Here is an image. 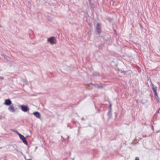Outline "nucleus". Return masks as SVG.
<instances>
[{
  "label": "nucleus",
  "mask_w": 160,
  "mask_h": 160,
  "mask_svg": "<svg viewBox=\"0 0 160 160\" xmlns=\"http://www.w3.org/2000/svg\"><path fill=\"white\" fill-rule=\"evenodd\" d=\"M48 41L50 44H55L56 43V39L54 37H52L48 39Z\"/></svg>",
  "instance_id": "nucleus-1"
},
{
  "label": "nucleus",
  "mask_w": 160,
  "mask_h": 160,
  "mask_svg": "<svg viewBox=\"0 0 160 160\" xmlns=\"http://www.w3.org/2000/svg\"><path fill=\"white\" fill-rule=\"evenodd\" d=\"M18 135L22 141V142H23V143L26 145H27L28 142L26 140L25 138L22 135H21L20 133H19Z\"/></svg>",
  "instance_id": "nucleus-2"
},
{
  "label": "nucleus",
  "mask_w": 160,
  "mask_h": 160,
  "mask_svg": "<svg viewBox=\"0 0 160 160\" xmlns=\"http://www.w3.org/2000/svg\"><path fill=\"white\" fill-rule=\"evenodd\" d=\"M20 107L22 110L24 112H26L29 110V108L27 106L21 105Z\"/></svg>",
  "instance_id": "nucleus-3"
},
{
  "label": "nucleus",
  "mask_w": 160,
  "mask_h": 160,
  "mask_svg": "<svg viewBox=\"0 0 160 160\" xmlns=\"http://www.w3.org/2000/svg\"><path fill=\"white\" fill-rule=\"evenodd\" d=\"M8 110L11 112H14L16 111L13 105L10 106L8 108Z\"/></svg>",
  "instance_id": "nucleus-4"
},
{
  "label": "nucleus",
  "mask_w": 160,
  "mask_h": 160,
  "mask_svg": "<svg viewBox=\"0 0 160 160\" xmlns=\"http://www.w3.org/2000/svg\"><path fill=\"white\" fill-rule=\"evenodd\" d=\"M97 32H98V33L99 34H100V33L101 32V27L100 24L99 23H98L97 25Z\"/></svg>",
  "instance_id": "nucleus-5"
},
{
  "label": "nucleus",
  "mask_w": 160,
  "mask_h": 160,
  "mask_svg": "<svg viewBox=\"0 0 160 160\" xmlns=\"http://www.w3.org/2000/svg\"><path fill=\"white\" fill-rule=\"evenodd\" d=\"M11 103H12V102H11V101L9 99H6L5 100V101L4 103V104H5L6 105H7V106H8V105H11Z\"/></svg>",
  "instance_id": "nucleus-6"
},
{
  "label": "nucleus",
  "mask_w": 160,
  "mask_h": 160,
  "mask_svg": "<svg viewBox=\"0 0 160 160\" xmlns=\"http://www.w3.org/2000/svg\"><path fill=\"white\" fill-rule=\"evenodd\" d=\"M33 114L38 118H39L40 117V113L38 112H34L33 113Z\"/></svg>",
  "instance_id": "nucleus-7"
},
{
  "label": "nucleus",
  "mask_w": 160,
  "mask_h": 160,
  "mask_svg": "<svg viewBox=\"0 0 160 160\" xmlns=\"http://www.w3.org/2000/svg\"><path fill=\"white\" fill-rule=\"evenodd\" d=\"M152 89L154 92L155 93V95H157V88L156 87H154L153 85H152Z\"/></svg>",
  "instance_id": "nucleus-8"
},
{
  "label": "nucleus",
  "mask_w": 160,
  "mask_h": 160,
  "mask_svg": "<svg viewBox=\"0 0 160 160\" xmlns=\"http://www.w3.org/2000/svg\"><path fill=\"white\" fill-rule=\"evenodd\" d=\"M156 98L158 100V102H159V100L158 99V96L157 95H157H156Z\"/></svg>",
  "instance_id": "nucleus-9"
},
{
  "label": "nucleus",
  "mask_w": 160,
  "mask_h": 160,
  "mask_svg": "<svg viewBox=\"0 0 160 160\" xmlns=\"http://www.w3.org/2000/svg\"><path fill=\"white\" fill-rule=\"evenodd\" d=\"M135 160H139V158L138 157H136L135 159Z\"/></svg>",
  "instance_id": "nucleus-10"
},
{
  "label": "nucleus",
  "mask_w": 160,
  "mask_h": 160,
  "mask_svg": "<svg viewBox=\"0 0 160 160\" xmlns=\"http://www.w3.org/2000/svg\"><path fill=\"white\" fill-rule=\"evenodd\" d=\"M22 81L23 82H26V80H24V79H22Z\"/></svg>",
  "instance_id": "nucleus-11"
},
{
  "label": "nucleus",
  "mask_w": 160,
  "mask_h": 160,
  "mask_svg": "<svg viewBox=\"0 0 160 160\" xmlns=\"http://www.w3.org/2000/svg\"><path fill=\"white\" fill-rule=\"evenodd\" d=\"M0 78L1 79H3V78L2 77H0Z\"/></svg>",
  "instance_id": "nucleus-12"
}]
</instances>
